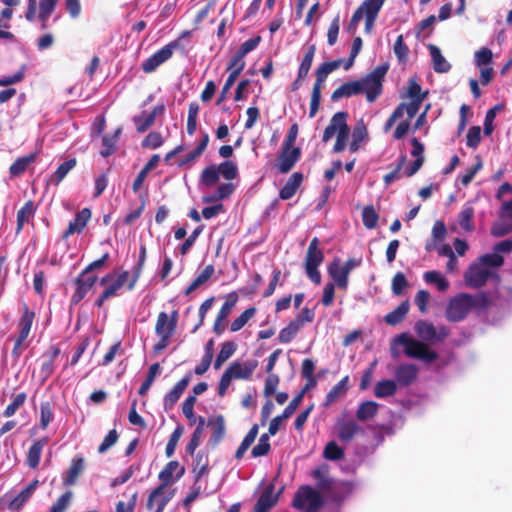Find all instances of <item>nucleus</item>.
<instances>
[{"mask_svg":"<svg viewBox=\"0 0 512 512\" xmlns=\"http://www.w3.org/2000/svg\"><path fill=\"white\" fill-rule=\"evenodd\" d=\"M303 182V174L301 172H294L285 185L279 191V198L282 200L291 199L300 188Z\"/></svg>","mask_w":512,"mask_h":512,"instance_id":"obj_25","label":"nucleus"},{"mask_svg":"<svg viewBox=\"0 0 512 512\" xmlns=\"http://www.w3.org/2000/svg\"><path fill=\"white\" fill-rule=\"evenodd\" d=\"M491 274L487 267H484L481 263H475L469 266L464 275V280L467 286L477 289L485 285Z\"/></svg>","mask_w":512,"mask_h":512,"instance_id":"obj_12","label":"nucleus"},{"mask_svg":"<svg viewBox=\"0 0 512 512\" xmlns=\"http://www.w3.org/2000/svg\"><path fill=\"white\" fill-rule=\"evenodd\" d=\"M278 496L279 493L274 494V485H267L254 506V512H269L277 504Z\"/></svg>","mask_w":512,"mask_h":512,"instance_id":"obj_17","label":"nucleus"},{"mask_svg":"<svg viewBox=\"0 0 512 512\" xmlns=\"http://www.w3.org/2000/svg\"><path fill=\"white\" fill-rule=\"evenodd\" d=\"M245 67L244 56L235 52V54L231 57L228 62L227 71H229L231 75L238 77L242 70Z\"/></svg>","mask_w":512,"mask_h":512,"instance_id":"obj_55","label":"nucleus"},{"mask_svg":"<svg viewBox=\"0 0 512 512\" xmlns=\"http://www.w3.org/2000/svg\"><path fill=\"white\" fill-rule=\"evenodd\" d=\"M359 94H361V87L357 80L348 81L333 91L331 101L337 102L342 98H349Z\"/></svg>","mask_w":512,"mask_h":512,"instance_id":"obj_24","label":"nucleus"},{"mask_svg":"<svg viewBox=\"0 0 512 512\" xmlns=\"http://www.w3.org/2000/svg\"><path fill=\"white\" fill-rule=\"evenodd\" d=\"M301 157L299 147L286 148L282 146L281 152L277 156V168L281 174L288 173Z\"/></svg>","mask_w":512,"mask_h":512,"instance_id":"obj_15","label":"nucleus"},{"mask_svg":"<svg viewBox=\"0 0 512 512\" xmlns=\"http://www.w3.org/2000/svg\"><path fill=\"white\" fill-rule=\"evenodd\" d=\"M257 366L258 361L255 359L243 363L239 361L231 363L220 378L217 389L218 395L223 397L234 379L249 380Z\"/></svg>","mask_w":512,"mask_h":512,"instance_id":"obj_1","label":"nucleus"},{"mask_svg":"<svg viewBox=\"0 0 512 512\" xmlns=\"http://www.w3.org/2000/svg\"><path fill=\"white\" fill-rule=\"evenodd\" d=\"M36 159V153H31L16 159L9 168L11 176L17 177L23 174L28 166Z\"/></svg>","mask_w":512,"mask_h":512,"instance_id":"obj_36","label":"nucleus"},{"mask_svg":"<svg viewBox=\"0 0 512 512\" xmlns=\"http://www.w3.org/2000/svg\"><path fill=\"white\" fill-rule=\"evenodd\" d=\"M409 308L410 305L408 300L403 301L398 307L385 316V322L391 326L399 324L407 315Z\"/></svg>","mask_w":512,"mask_h":512,"instance_id":"obj_35","label":"nucleus"},{"mask_svg":"<svg viewBox=\"0 0 512 512\" xmlns=\"http://www.w3.org/2000/svg\"><path fill=\"white\" fill-rule=\"evenodd\" d=\"M72 492L66 491L64 494H62L56 502L51 506L49 512H64L72 499Z\"/></svg>","mask_w":512,"mask_h":512,"instance_id":"obj_64","label":"nucleus"},{"mask_svg":"<svg viewBox=\"0 0 512 512\" xmlns=\"http://www.w3.org/2000/svg\"><path fill=\"white\" fill-rule=\"evenodd\" d=\"M217 170L226 180H233L238 175L236 164L230 160L222 162Z\"/></svg>","mask_w":512,"mask_h":512,"instance_id":"obj_61","label":"nucleus"},{"mask_svg":"<svg viewBox=\"0 0 512 512\" xmlns=\"http://www.w3.org/2000/svg\"><path fill=\"white\" fill-rule=\"evenodd\" d=\"M219 180V172L215 166L206 167L201 173V181L206 187H211Z\"/></svg>","mask_w":512,"mask_h":512,"instance_id":"obj_62","label":"nucleus"},{"mask_svg":"<svg viewBox=\"0 0 512 512\" xmlns=\"http://www.w3.org/2000/svg\"><path fill=\"white\" fill-rule=\"evenodd\" d=\"M323 505L324 500L320 492L309 485L299 487L292 501V506L295 509H305L306 512H318Z\"/></svg>","mask_w":512,"mask_h":512,"instance_id":"obj_6","label":"nucleus"},{"mask_svg":"<svg viewBox=\"0 0 512 512\" xmlns=\"http://www.w3.org/2000/svg\"><path fill=\"white\" fill-rule=\"evenodd\" d=\"M191 380V373H187L181 380L164 397V408L170 410L180 399L183 392L186 390Z\"/></svg>","mask_w":512,"mask_h":512,"instance_id":"obj_19","label":"nucleus"},{"mask_svg":"<svg viewBox=\"0 0 512 512\" xmlns=\"http://www.w3.org/2000/svg\"><path fill=\"white\" fill-rule=\"evenodd\" d=\"M159 372H160V364L159 363H154L149 367L146 378L138 390L139 395L144 396L148 392V390L150 389L151 385L153 384V382Z\"/></svg>","mask_w":512,"mask_h":512,"instance_id":"obj_51","label":"nucleus"},{"mask_svg":"<svg viewBox=\"0 0 512 512\" xmlns=\"http://www.w3.org/2000/svg\"><path fill=\"white\" fill-rule=\"evenodd\" d=\"M379 405L375 401L360 403L356 411V418L359 421H368L374 418L378 412Z\"/></svg>","mask_w":512,"mask_h":512,"instance_id":"obj_33","label":"nucleus"},{"mask_svg":"<svg viewBox=\"0 0 512 512\" xmlns=\"http://www.w3.org/2000/svg\"><path fill=\"white\" fill-rule=\"evenodd\" d=\"M407 94L411 102L408 104L404 103V108L406 109V114L409 119H412L418 113L426 93L422 94L421 86L415 80L411 79L408 83Z\"/></svg>","mask_w":512,"mask_h":512,"instance_id":"obj_14","label":"nucleus"},{"mask_svg":"<svg viewBox=\"0 0 512 512\" xmlns=\"http://www.w3.org/2000/svg\"><path fill=\"white\" fill-rule=\"evenodd\" d=\"M388 69V64L378 65L368 74L357 80L361 87V93H365L367 102H375L382 94L383 82Z\"/></svg>","mask_w":512,"mask_h":512,"instance_id":"obj_3","label":"nucleus"},{"mask_svg":"<svg viewBox=\"0 0 512 512\" xmlns=\"http://www.w3.org/2000/svg\"><path fill=\"white\" fill-rule=\"evenodd\" d=\"M433 63V69L437 73H447L451 69V64L442 55L441 50L434 44L427 46Z\"/></svg>","mask_w":512,"mask_h":512,"instance_id":"obj_26","label":"nucleus"},{"mask_svg":"<svg viewBox=\"0 0 512 512\" xmlns=\"http://www.w3.org/2000/svg\"><path fill=\"white\" fill-rule=\"evenodd\" d=\"M132 121L138 133L147 131L155 123L153 114H149L147 111H143L141 114L133 116Z\"/></svg>","mask_w":512,"mask_h":512,"instance_id":"obj_46","label":"nucleus"},{"mask_svg":"<svg viewBox=\"0 0 512 512\" xmlns=\"http://www.w3.org/2000/svg\"><path fill=\"white\" fill-rule=\"evenodd\" d=\"M330 65L328 62L322 63L315 71V83L311 92V100H310V109L309 116L313 118L319 110L320 101H321V91L324 82L326 81L328 75L332 73Z\"/></svg>","mask_w":512,"mask_h":512,"instance_id":"obj_10","label":"nucleus"},{"mask_svg":"<svg viewBox=\"0 0 512 512\" xmlns=\"http://www.w3.org/2000/svg\"><path fill=\"white\" fill-rule=\"evenodd\" d=\"M49 439L48 437H43L37 441H35L31 447L28 450L27 453V465L35 469L38 467L40 463V458L42 454V450L45 447V445L48 443Z\"/></svg>","mask_w":512,"mask_h":512,"instance_id":"obj_28","label":"nucleus"},{"mask_svg":"<svg viewBox=\"0 0 512 512\" xmlns=\"http://www.w3.org/2000/svg\"><path fill=\"white\" fill-rule=\"evenodd\" d=\"M315 53H316V46L314 44L309 45L306 48L303 59L298 67V73H300V77H302V74L305 76L308 75V73L311 69L312 63H313Z\"/></svg>","mask_w":512,"mask_h":512,"instance_id":"obj_47","label":"nucleus"},{"mask_svg":"<svg viewBox=\"0 0 512 512\" xmlns=\"http://www.w3.org/2000/svg\"><path fill=\"white\" fill-rule=\"evenodd\" d=\"M347 118V112H336L323 132L322 142L327 143L335 134L337 135L342 130V127H346L348 125Z\"/></svg>","mask_w":512,"mask_h":512,"instance_id":"obj_18","label":"nucleus"},{"mask_svg":"<svg viewBox=\"0 0 512 512\" xmlns=\"http://www.w3.org/2000/svg\"><path fill=\"white\" fill-rule=\"evenodd\" d=\"M121 132L122 129L118 128L112 135L103 136L102 144L104 146V149L100 151L101 156L108 157L116 151V143L119 139Z\"/></svg>","mask_w":512,"mask_h":512,"instance_id":"obj_45","label":"nucleus"},{"mask_svg":"<svg viewBox=\"0 0 512 512\" xmlns=\"http://www.w3.org/2000/svg\"><path fill=\"white\" fill-rule=\"evenodd\" d=\"M129 272L123 271L118 276H115L113 273H109L101 278L100 284L107 285L105 290L99 295V297L95 300L94 305L98 308H101L105 301L108 299L117 296L119 290L124 286V284L128 281Z\"/></svg>","mask_w":512,"mask_h":512,"instance_id":"obj_8","label":"nucleus"},{"mask_svg":"<svg viewBox=\"0 0 512 512\" xmlns=\"http://www.w3.org/2000/svg\"><path fill=\"white\" fill-rule=\"evenodd\" d=\"M417 335L424 341L432 342L436 336L435 326L427 321L420 320L415 325Z\"/></svg>","mask_w":512,"mask_h":512,"instance_id":"obj_43","label":"nucleus"},{"mask_svg":"<svg viewBox=\"0 0 512 512\" xmlns=\"http://www.w3.org/2000/svg\"><path fill=\"white\" fill-rule=\"evenodd\" d=\"M208 426L212 427L210 441L212 445H218L225 435V420L222 415H218L208 420Z\"/></svg>","mask_w":512,"mask_h":512,"instance_id":"obj_31","label":"nucleus"},{"mask_svg":"<svg viewBox=\"0 0 512 512\" xmlns=\"http://www.w3.org/2000/svg\"><path fill=\"white\" fill-rule=\"evenodd\" d=\"M470 311V294L460 293L449 301L445 315L449 322H459L465 319Z\"/></svg>","mask_w":512,"mask_h":512,"instance_id":"obj_9","label":"nucleus"},{"mask_svg":"<svg viewBox=\"0 0 512 512\" xmlns=\"http://www.w3.org/2000/svg\"><path fill=\"white\" fill-rule=\"evenodd\" d=\"M379 215L375 208L370 205L366 206L362 211V222L367 229H374L377 226Z\"/></svg>","mask_w":512,"mask_h":512,"instance_id":"obj_53","label":"nucleus"},{"mask_svg":"<svg viewBox=\"0 0 512 512\" xmlns=\"http://www.w3.org/2000/svg\"><path fill=\"white\" fill-rule=\"evenodd\" d=\"M91 218V210L83 208L79 211L73 221L69 222L67 229L64 231L62 238L67 239L74 233H81Z\"/></svg>","mask_w":512,"mask_h":512,"instance_id":"obj_20","label":"nucleus"},{"mask_svg":"<svg viewBox=\"0 0 512 512\" xmlns=\"http://www.w3.org/2000/svg\"><path fill=\"white\" fill-rule=\"evenodd\" d=\"M215 268L212 264L207 265L201 273H199L192 283L187 287L185 294L188 295L201 285L205 284L214 274Z\"/></svg>","mask_w":512,"mask_h":512,"instance_id":"obj_42","label":"nucleus"},{"mask_svg":"<svg viewBox=\"0 0 512 512\" xmlns=\"http://www.w3.org/2000/svg\"><path fill=\"white\" fill-rule=\"evenodd\" d=\"M178 46V41H172L168 43L142 63V70L145 73H152L161 64H163L165 61L169 60L172 57L174 50Z\"/></svg>","mask_w":512,"mask_h":512,"instance_id":"obj_11","label":"nucleus"},{"mask_svg":"<svg viewBox=\"0 0 512 512\" xmlns=\"http://www.w3.org/2000/svg\"><path fill=\"white\" fill-rule=\"evenodd\" d=\"M418 373L419 369L415 364H400L394 371L395 381L400 386L407 387L417 379Z\"/></svg>","mask_w":512,"mask_h":512,"instance_id":"obj_16","label":"nucleus"},{"mask_svg":"<svg viewBox=\"0 0 512 512\" xmlns=\"http://www.w3.org/2000/svg\"><path fill=\"white\" fill-rule=\"evenodd\" d=\"M97 280L98 277L96 275H86L81 272L74 280L75 291L71 296V304L77 305L80 303L93 288Z\"/></svg>","mask_w":512,"mask_h":512,"instance_id":"obj_13","label":"nucleus"},{"mask_svg":"<svg viewBox=\"0 0 512 512\" xmlns=\"http://www.w3.org/2000/svg\"><path fill=\"white\" fill-rule=\"evenodd\" d=\"M204 427H205V418L200 416L198 418V425L196 426L194 432L192 433L191 439L186 446V452L191 456L194 454L195 450L197 449V447L200 444V438L203 434Z\"/></svg>","mask_w":512,"mask_h":512,"instance_id":"obj_44","label":"nucleus"},{"mask_svg":"<svg viewBox=\"0 0 512 512\" xmlns=\"http://www.w3.org/2000/svg\"><path fill=\"white\" fill-rule=\"evenodd\" d=\"M323 456L327 460L337 461L344 457V450L336 442L331 441L325 446Z\"/></svg>","mask_w":512,"mask_h":512,"instance_id":"obj_56","label":"nucleus"},{"mask_svg":"<svg viewBox=\"0 0 512 512\" xmlns=\"http://www.w3.org/2000/svg\"><path fill=\"white\" fill-rule=\"evenodd\" d=\"M237 300L238 295L235 292L229 293L226 301L223 303L217 314V318H219V320H225L229 316L233 307L236 305Z\"/></svg>","mask_w":512,"mask_h":512,"instance_id":"obj_58","label":"nucleus"},{"mask_svg":"<svg viewBox=\"0 0 512 512\" xmlns=\"http://www.w3.org/2000/svg\"><path fill=\"white\" fill-rule=\"evenodd\" d=\"M77 160L76 158H71L62 164L56 169V171L49 177L47 183L53 186H58L63 179L68 175V173L76 166Z\"/></svg>","mask_w":512,"mask_h":512,"instance_id":"obj_29","label":"nucleus"},{"mask_svg":"<svg viewBox=\"0 0 512 512\" xmlns=\"http://www.w3.org/2000/svg\"><path fill=\"white\" fill-rule=\"evenodd\" d=\"M85 468V459L77 456L72 459L71 464L63 477V485L66 487L76 484L79 476Z\"/></svg>","mask_w":512,"mask_h":512,"instance_id":"obj_22","label":"nucleus"},{"mask_svg":"<svg viewBox=\"0 0 512 512\" xmlns=\"http://www.w3.org/2000/svg\"><path fill=\"white\" fill-rule=\"evenodd\" d=\"M209 472L208 460L202 454H197L195 458V466L193 468L195 483Z\"/></svg>","mask_w":512,"mask_h":512,"instance_id":"obj_52","label":"nucleus"},{"mask_svg":"<svg viewBox=\"0 0 512 512\" xmlns=\"http://www.w3.org/2000/svg\"><path fill=\"white\" fill-rule=\"evenodd\" d=\"M337 429L338 439L343 443L351 442L358 433L363 431L362 427L354 420L339 423Z\"/></svg>","mask_w":512,"mask_h":512,"instance_id":"obj_23","label":"nucleus"},{"mask_svg":"<svg viewBox=\"0 0 512 512\" xmlns=\"http://www.w3.org/2000/svg\"><path fill=\"white\" fill-rule=\"evenodd\" d=\"M163 143L164 139L161 133L157 131H152L143 139L141 145L143 148L157 149L160 146H162Z\"/></svg>","mask_w":512,"mask_h":512,"instance_id":"obj_63","label":"nucleus"},{"mask_svg":"<svg viewBox=\"0 0 512 512\" xmlns=\"http://www.w3.org/2000/svg\"><path fill=\"white\" fill-rule=\"evenodd\" d=\"M393 51H394V53H395V55H396V57H397L399 62H401V63L407 62L408 55H409V48L404 43L403 35H399L396 38V41H395L394 46H393Z\"/></svg>","mask_w":512,"mask_h":512,"instance_id":"obj_57","label":"nucleus"},{"mask_svg":"<svg viewBox=\"0 0 512 512\" xmlns=\"http://www.w3.org/2000/svg\"><path fill=\"white\" fill-rule=\"evenodd\" d=\"M397 392V383L395 380L385 379L378 381L374 387V395L377 398H386L393 396Z\"/></svg>","mask_w":512,"mask_h":512,"instance_id":"obj_34","label":"nucleus"},{"mask_svg":"<svg viewBox=\"0 0 512 512\" xmlns=\"http://www.w3.org/2000/svg\"><path fill=\"white\" fill-rule=\"evenodd\" d=\"M362 264V258H348L341 263L340 258L335 257L327 267L330 278L335 282L341 290H347L349 285V275L357 267Z\"/></svg>","mask_w":512,"mask_h":512,"instance_id":"obj_4","label":"nucleus"},{"mask_svg":"<svg viewBox=\"0 0 512 512\" xmlns=\"http://www.w3.org/2000/svg\"><path fill=\"white\" fill-rule=\"evenodd\" d=\"M471 310H477L479 312L486 311L491 305V299L485 292H480L476 295H471Z\"/></svg>","mask_w":512,"mask_h":512,"instance_id":"obj_49","label":"nucleus"},{"mask_svg":"<svg viewBox=\"0 0 512 512\" xmlns=\"http://www.w3.org/2000/svg\"><path fill=\"white\" fill-rule=\"evenodd\" d=\"M473 218L474 208L470 205H465L458 214V223L463 230L471 232L475 229Z\"/></svg>","mask_w":512,"mask_h":512,"instance_id":"obj_39","label":"nucleus"},{"mask_svg":"<svg viewBox=\"0 0 512 512\" xmlns=\"http://www.w3.org/2000/svg\"><path fill=\"white\" fill-rule=\"evenodd\" d=\"M234 185L232 183H223L220 184L215 192V194L211 197L204 198L205 202L217 201L221 199H225L229 197L234 192Z\"/></svg>","mask_w":512,"mask_h":512,"instance_id":"obj_60","label":"nucleus"},{"mask_svg":"<svg viewBox=\"0 0 512 512\" xmlns=\"http://www.w3.org/2000/svg\"><path fill=\"white\" fill-rule=\"evenodd\" d=\"M349 377L345 376L331 390L327 393L324 406H329L334 403L340 396L344 395L348 389Z\"/></svg>","mask_w":512,"mask_h":512,"instance_id":"obj_38","label":"nucleus"},{"mask_svg":"<svg viewBox=\"0 0 512 512\" xmlns=\"http://www.w3.org/2000/svg\"><path fill=\"white\" fill-rule=\"evenodd\" d=\"M177 323V310H173L170 316L164 311L158 314L155 323V334L159 337V340L153 347V352L155 354L160 353L169 346L171 338L176 332Z\"/></svg>","mask_w":512,"mask_h":512,"instance_id":"obj_2","label":"nucleus"},{"mask_svg":"<svg viewBox=\"0 0 512 512\" xmlns=\"http://www.w3.org/2000/svg\"><path fill=\"white\" fill-rule=\"evenodd\" d=\"M27 399V394L25 392L18 393L13 397L12 402L6 407V409L3 412V416L5 417H11L15 415L17 410L24 405Z\"/></svg>","mask_w":512,"mask_h":512,"instance_id":"obj_59","label":"nucleus"},{"mask_svg":"<svg viewBox=\"0 0 512 512\" xmlns=\"http://www.w3.org/2000/svg\"><path fill=\"white\" fill-rule=\"evenodd\" d=\"M35 206L32 200L27 201L24 206L17 212V233H19L25 223L29 222L35 214Z\"/></svg>","mask_w":512,"mask_h":512,"instance_id":"obj_41","label":"nucleus"},{"mask_svg":"<svg viewBox=\"0 0 512 512\" xmlns=\"http://www.w3.org/2000/svg\"><path fill=\"white\" fill-rule=\"evenodd\" d=\"M300 327L298 322L291 321L286 327L282 328L278 335L280 343H289L298 333Z\"/></svg>","mask_w":512,"mask_h":512,"instance_id":"obj_54","label":"nucleus"},{"mask_svg":"<svg viewBox=\"0 0 512 512\" xmlns=\"http://www.w3.org/2000/svg\"><path fill=\"white\" fill-rule=\"evenodd\" d=\"M352 140L349 145V150L355 153L359 150L362 142L368 139V130L363 119H360L352 131Z\"/></svg>","mask_w":512,"mask_h":512,"instance_id":"obj_27","label":"nucleus"},{"mask_svg":"<svg viewBox=\"0 0 512 512\" xmlns=\"http://www.w3.org/2000/svg\"><path fill=\"white\" fill-rule=\"evenodd\" d=\"M22 310V315L18 321V335L28 338L35 318V313L29 309L26 303L23 304Z\"/></svg>","mask_w":512,"mask_h":512,"instance_id":"obj_30","label":"nucleus"},{"mask_svg":"<svg viewBox=\"0 0 512 512\" xmlns=\"http://www.w3.org/2000/svg\"><path fill=\"white\" fill-rule=\"evenodd\" d=\"M255 307H249L244 310L240 316H238L230 325L231 332H237L241 330L246 323L256 314Z\"/></svg>","mask_w":512,"mask_h":512,"instance_id":"obj_50","label":"nucleus"},{"mask_svg":"<svg viewBox=\"0 0 512 512\" xmlns=\"http://www.w3.org/2000/svg\"><path fill=\"white\" fill-rule=\"evenodd\" d=\"M259 427L257 424H254L244 439L242 440L241 444L239 445L238 449L235 452V459L240 460L243 458L245 452L249 449V447L253 444L255 441L257 435H258Z\"/></svg>","mask_w":512,"mask_h":512,"instance_id":"obj_40","label":"nucleus"},{"mask_svg":"<svg viewBox=\"0 0 512 512\" xmlns=\"http://www.w3.org/2000/svg\"><path fill=\"white\" fill-rule=\"evenodd\" d=\"M424 280L428 284H434L439 291H446L449 287V282L438 271H427L424 273Z\"/></svg>","mask_w":512,"mask_h":512,"instance_id":"obj_48","label":"nucleus"},{"mask_svg":"<svg viewBox=\"0 0 512 512\" xmlns=\"http://www.w3.org/2000/svg\"><path fill=\"white\" fill-rule=\"evenodd\" d=\"M395 341L404 346V353L410 358L420 359L427 363H432L438 358V353L430 350L427 344L412 339L406 333L397 336Z\"/></svg>","mask_w":512,"mask_h":512,"instance_id":"obj_5","label":"nucleus"},{"mask_svg":"<svg viewBox=\"0 0 512 512\" xmlns=\"http://www.w3.org/2000/svg\"><path fill=\"white\" fill-rule=\"evenodd\" d=\"M329 467L326 464H323L316 469H314L311 473L312 477L317 483V487L321 490H330L333 486V481L328 477Z\"/></svg>","mask_w":512,"mask_h":512,"instance_id":"obj_32","label":"nucleus"},{"mask_svg":"<svg viewBox=\"0 0 512 512\" xmlns=\"http://www.w3.org/2000/svg\"><path fill=\"white\" fill-rule=\"evenodd\" d=\"M384 3L385 0H364L355 11H360L362 17H377Z\"/></svg>","mask_w":512,"mask_h":512,"instance_id":"obj_37","label":"nucleus"},{"mask_svg":"<svg viewBox=\"0 0 512 512\" xmlns=\"http://www.w3.org/2000/svg\"><path fill=\"white\" fill-rule=\"evenodd\" d=\"M176 470H178L176 474V480H178L184 475L185 468L180 467L179 462L176 460L168 462L158 475L161 481V484L158 487H162V490H164L168 485L172 484L174 481L173 473Z\"/></svg>","mask_w":512,"mask_h":512,"instance_id":"obj_21","label":"nucleus"},{"mask_svg":"<svg viewBox=\"0 0 512 512\" xmlns=\"http://www.w3.org/2000/svg\"><path fill=\"white\" fill-rule=\"evenodd\" d=\"M320 241L314 237L307 248L305 255V272L307 277L316 285L321 283V273L318 267L324 261V253L319 247Z\"/></svg>","mask_w":512,"mask_h":512,"instance_id":"obj_7","label":"nucleus"}]
</instances>
